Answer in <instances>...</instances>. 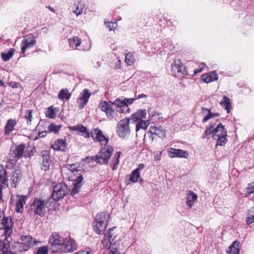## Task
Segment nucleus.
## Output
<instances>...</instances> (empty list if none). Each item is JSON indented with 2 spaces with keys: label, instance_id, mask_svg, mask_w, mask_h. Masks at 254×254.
I'll return each mask as SVG.
<instances>
[{
  "label": "nucleus",
  "instance_id": "29",
  "mask_svg": "<svg viewBox=\"0 0 254 254\" xmlns=\"http://www.w3.org/2000/svg\"><path fill=\"white\" fill-rule=\"evenodd\" d=\"M220 103L227 110V112L229 113L231 109V103L230 99L226 96H224L222 101H221Z\"/></svg>",
  "mask_w": 254,
  "mask_h": 254
},
{
  "label": "nucleus",
  "instance_id": "4",
  "mask_svg": "<svg viewBox=\"0 0 254 254\" xmlns=\"http://www.w3.org/2000/svg\"><path fill=\"white\" fill-rule=\"evenodd\" d=\"M68 166H70L73 173V175L71 176L69 178L71 179V181L73 182V185L74 186L70 192V195L74 196L79 192L81 188L83 178L81 174L78 173L80 171L79 169L73 168L75 166L74 164H70Z\"/></svg>",
  "mask_w": 254,
  "mask_h": 254
},
{
  "label": "nucleus",
  "instance_id": "9",
  "mask_svg": "<svg viewBox=\"0 0 254 254\" xmlns=\"http://www.w3.org/2000/svg\"><path fill=\"white\" fill-rule=\"evenodd\" d=\"M113 151L114 148L111 145H105L104 147H102L97 154L99 157V164L104 165L108 164Z\"/></svg>",
  "mask_w": 254,
  "mask_h": 254
},
{
  "label": "nucleus",
  "instance_id": "17",
  "mask_svg": "<svg viewBox=\"0 0 254 254\" xmlns=\"http://www.w3.org/2000/svg\"><path fill=\"white\" fill-rule=\"evenodd\" d=\"M94 134H96V136L94 137L93 132H91V136L93 138L95 141L101 142L105 140V145H107V144L109 142V138L106 137L102 133L101 130L99 129H96L94 130Z\"/></svg>",
  "mask_w": 254,
  "mask_h": 254
},
{
  "label": "nucleus",
  "instance_id": "55",
  "mask_svg": "<svg viewBox=\"0 0 254 254\" xmlns=\"http://www.w3.org/2000/svg\"><path fill=\"white\" fill-rule=\"evenodd\" d=\"M120 108V110L119 111L120 113H126L129 112V108L128 106L127 108H125L124 106H123Z\"/></svg>",
  "mask_w": 254,
  "mask_h": 254
},
{
  "label": "nucleus",
  "instance_id": "56",
  "mask_svg": "<svg viewBox=\"0 0 254 254\" xmlns=\"http://www.w3.org/2000/svg\"><path fill=\"white\" fill-rule=\"evenodd\" d=\"M145 167V165L143 164H139L137 167V168L134 169L136 171L139 172V171L143 169Z\"/></svg>",
  "mask_w": 254,
  "mask_h": 254
},
{
  "label": "nucleus",
  "instance_id": "18",
  "mask_svg": "<svg viewBox=\"0 0 254 254\" xmlns=\"http://www.w3.org/2000/svg\"><path fill=\"white\" fill-rule=\"evenodd\" d=\"M36 43V40L34 36H30L26 38L22 41L21 46V52L24 54L27 48L33 47Z\"/></svg>",
  "mask_w": 254,
  "mask_h": 254
},
{
  "label": "nucleus",
  "instance_id": "63",
  "mask_svg": "<svg viewBox=\"0 0 254 254\" xmlns=\"http://www.w3.org/2000/svg\"><path fill=\"white\" fill-rule=\"evenodd\" d=\"M11 84L13 88L16 87V82H11Z\"/></svg>",
  "mask_w": 254,
  "mask_h": 254
},
{
  "label": "nucleus",
  "instance_id": "20",
  "mask_svg": "<svg viewBox=\"0 0 254 254\" xmlns=\"http://www.w3.org/2000/svg\"><path fill=\"white\" fill-rule=\"evenodd\" d=\"M66 143L65 140L58 139L51 145V148L55 151H64L66 149Z\"/></svg>",
  "mask_w": 254,
  "mask_h": 254
},
{
  "label": "nucleus",
  "instance_id": "54",
  "mask_svg": "<svg viewBox=\"0 0 254 254\" xmlns=\"http://www.w3.org/2000/svg\"><path fill=\"white\" fill-rule=\"evenodd\" d=\"M124 101H126L127 105L133 103L134 101H135L134 98H125L124 100Z\"/></svg>",
  "mask_w": 254,
  "mask_h": 254
},
{
  "label": "nucleus",
  "instance_id": "23",
  "mask_svg": "<svg viewBox=\"0 0 254 254\" xmlns=\"http://www.w3.org/2000/svg\"><path fill=\"white\" fill-rule=\"evenodd\" d=\"M19 198L17 201V212L22 213L23 211V206L25 204L26 200L28 198L27 195H18Z\"/></svg>",
  "mask_w": 254,
  "mask_h": 254
},
{
  "label": "nucleus",
  "instance_id": "39",
  "mask_svg": "<svg viewBox=\"0 0 254 254\" xmlns=\"http://www.w3.org/2000/svg\"><path fill=\"white\" fill-rule=\"evenodd\" d=\"M112 103L114 104L115 108H116V107L121 108L123 106L127 108V105L126 101L121 100L119 99H117L114 102H112Z\"/></svg>",
  "mask_w": 254,
  "mask_h": 254
},
{
  "label": "nucleus",
  "instance_id": "52",
  "mask_svg": "<svg viewBox=\"0 0 254 254\" xmlns=\"http://www.w3.org/2000/svg\"><path fill=\"white\" fill-rule=\"evenodd\" d=\"M33 155L32 150L31 149H26L24 152V154L23 155L25 158L29 157Z\"/></svg>",
  "mask_w": 254,
  "mask_h": 254
},
{
  "label": "nucleus",
  "instance_id": "10",
  "mask_svg": "<svg viewBox=\"0 0 254 254\" xmlns=\"http://www.w3.org/2000/svg\"><path fill=\"white\" fill-rule=\"evenodd\" d=\"M117 235L116 227L110 228L107 231V232L105 234V238L102 242L103 247L107 249H110L112 244L114 245L113 242L116 238Z\"/></svg>",
  "mask_w": 254,
  "mask_h": 254
},
{
  "label": "nucleus",
  "instance_id": "22",
  "mask_svg": "<svg viewBox=\"0 0 254 254\" xmlns=\"http://www.w3.org/2000/svg\"><path fill=\"white\" fill-rule=\"evenodd\" d=\"M69 128L70 130H76L82 133V135L85 137L88 138L91 136L90 133H89L88 129L82 125H78V126L70 127Z\"/></svg>",
  "mask_w": 254,
  "mask_h": 254
},
{
  "label": "nucleus",
  "instance_id": "16",
  "mask_svg": "<svg viewBox=\"0 0 254 254\" xmlns=\"http://www.w3.org/2000/svg\"><path fill=\"white\" fill-rule=\"evenodd\" d=\"M169 155L171 158L179 157L187 158L189 156V153L187 151L181 149H175L171 148L168 151Z\"/></svg>",
  "mask_w": 254,
  "mask_h": 254
},
{
  "label": "nucleus",
  "instance_id": "62",
  "mask_svg": "<svg viewBox=\"0 0 254 254\" xmlns=\"http://www.w3.org/2000/svg\"><path fill=\"white\" fill-rule=\"evenodd\" d=\"M202 138H207V139L209 138V137L208 135H206V132L205 131L204 134L202 136Z\"/></svg>",
  "mask_w": 254,
  "mask_h": 254
},
{
  "label": "nucleus",
  "instance_id": "44",
  "mask_svg": "<svg viewBox=\"0 0 254 254\" xmlns=\"http://www.w3.org/2000/svg\"><path fill=\"white\" fill-rule=\"evenodd\" d=\"M41 157L43 161L51 160L50 159V152L48 150H43L41 152Z\"/></svg>",
  "mask_w": 254,
  "mask_h": 254
},
{
  "label": "nucleus",
  "instance_id": "31",
  "mask_svg": "<svg viewBox=\"0 0 254 254\" xmlns=\"http://www.w3.org/2000/svg\"><path fill=\"white\" fill-rule=\"evenodd\" d=\"M137 122L135 130L138 131L140 129H145L150 124L149 120L146 121L139 120Z\"/></svg>",
  "mask_w": 254,
  "mask_h": 254
},
{
  "label": "nucleus",
  "instance_id": "53",
  "mask_svg": "<svg viewBox=\"0 0 254 254\" xmlns=\"http://www.w3.org/2000/svg\"><path fill=\"white\" fill-rule=\"evenodd\" d=\"M25 118L29 120V121L31 120L32 118V111L31 110H27L26 112V114L25 115Z\"/></svg>",
  "mask_w": 254,
  "mask_h": 254
},
{
  "label": "nucleus",
  "instance_id": "8",
  "mask_svg": "<svg viewBox=\"0 0 254 254\" xmlns=\"http://www.w3.org/2000/svg\"><path fill=\"white\" fill-rule=\"evenodd\" d=\"M67 192V186L64 183H58L53 188L51 198L55 201L64 197Z\"/></svg>",
  "mask_w": 254,
  "mask_h": 254
},
{
  "label": "nucleus",
  "instance_id": "19",
  "mask_svg": "<svg viewBox=\"0 0 254 254\" xmlns=\"http://www.w3.org/2000/svg\"><path fill=\"white\" fill-rule=\"evenodd\" d=\"M218 75L215 71H212L207 73H205L201 76V81L207 83L217 80L218 79Z\"/></svg>",
  "mask_w": 254,
  "mask_h": 254
},
{
  "label": "nucleus",
  "instance_id": "24",
  "mask_svg": "<svg viewBox=\"0 0 254 254\" xmlns=\"http://www.w3.org/2000/svg\"><path fill=\"white\" fill-rule=\"evenodd\" d=\"M240 243L238 241H235L230 246L229 250L227 251V254H239L240 252L239 249Z\"/></svg>",
  "mask_w": 254,
  "mask_h": 254
},
{
  "label": "nucleus",
  "instance_id": "12",
  "mask_svg": "<svg viewBox=\"0 0 254 254\" xmlns=\"http://www.w3.org/2000/svg\"><path fill=\"white\" fill-rule=\"evenodd\" d=\"M91 93L87 89H84L77 99V104L79 109H83L87 105Z\"/></svg>",
  "mask_w": 254,
  "mask_h": 254
},
{
  "label": "nucleus",
  "instance_id": "46",
  "mask_svg": "<svg viewBox=\"0 0 254 254\" xmlns=\"http://www.w3.org/2000/svg\"><path fill=\"white\" fill-rule=\"evenodd\" d=\"M51 162V160H48V161H43L42 164L41 165V169L44 171H46L48 170H49L50 164Z\"/></svg>",
  "mask_w": 254,
  "mask_h": 254
},
{
  "label": "nucleus",
  "instance_id": "38",
  "mask_svg": "<svg viewBox=\"0 0 254 254\" xmlns=\"http://www.w3.org/2000/svg\"><path fill=\"white\" fill-rule=\"evenodd\" d=\"M25 147L26 145L24 143H22L18 146H17V160L21 158L23 156V154H24V151Z\"/></svg>",
  "mask_w": 254,
  "mask_h": 254
},
{
  "label": "nucleus",
  "instance_id": "48",
  "mask_svg": "<svg viewBox=\"0 0 254 254\" xmlns=\"http://www.w3.org/2000/svg\"><path fill=\"white\" fill-rule=\"evenodd\" d=\"M48 253V248L45 246H43L39 248L37 252V254H47Z\"/></svg>",
  "mask_w": 254,
  "mask_h": 254
},
{
  "label": "nucleus",
  "instance_id": "15",
  "mask_svg": "<svg viewBox=\"0 0 254 254\" xmlns=\"http://www.w3.org/2000/svg\"><path fill=\"white\" fill-rule=\"evenodd\" d=\"M148 134H151L152 140L154 139L152 135H156L160 138H164L166 136V131L162 127L159 126V127L156 126H150V130L148 132Z\"/></svg>",
  "mask_w": 254,
  "mask_h": 254
},
{
  "label": "nucleus",
  "instance_id": "50",
  "mask_svg": "<svg viewBox=\"0 0 254 254\" xmlns=\"http://www.w3.org/2000/svg\"><path fill=\"white\" fill-rule=\"evenodd\" d=\"M147 97V95H146L145 94H138L137 92H135L134 97L135 100H136L137 99H139L140 98H146Z\"/></svg>",
  "mask_w": 254,
  "mask_h": 254
},
{
  "label": "nucleus",
  "instance_id": "26",
  "mask_svg": "<svg viewBox=\"0 0 254 254\" xmlns=\"http://www.w3.org/2000/svg\"><path fill=\"white\" fill-rule=\"evenodd\" d=\"M197 194L192 191H189L187 197V204L191 208L194 201L197 199Z\"/></svg>",
  "mask_w": 254,
  "mask_h": 254
},
{
  "label": "nucleus",
  "instance_id": "57",
  "mask_svg": "<svg viewBox=\"0 0 254 254\" xmlns=\"http://www.w3.org/2000/svg\"><path fill=\"white\" fill-rule=\"evenodd\" d=\"M203 68H204V66H203L202 67H200L199 69H194V72H193V75H196L197 73L201 72L203 70Z\"/></svg>",
  "mask_w": 254,
  "mask_h": 254
},
{
  "label": "nucleus",
  "instance_id": "5",
  "mask_svg": "<svg viewBox=\"0 0 254 254\" xmlns=\"http://www.w3.org/2000/svg\"><path fill=\"white\" fill-rule=\"evenodd\" d=\"M45 210V202L44 200L35 197L30 206L28 212H33L35 214L42 216L44 215Z\"/></svg>",
  "mask_w": 254,
  "mask_h": 254
},
{
  "label": "nucleus",
  "instance_id": "51",
  "mask_svg": "<svg viewBox=\"0 0 254 254\" xmlns=\"http://www.w3.org/2000/svg\"><path fill=\"white\" fill-rule=\"evenodd\" d=\"M47 132L46 131H39L38 132V136H37L35 138H34V140H37L39 138L45 137L47 135Z\"/></svg>",
  "mask_w": 254,
  "mask_h": 254
},
{
  "label": "nucleus",
  "instance_id": "43",
  "mask_svg": "<svg viewBox=\"0 0 254 254\" xmlns=\"http://www.w3.org/2000/svg\"><path fill=\"white\" fill-rule=\"evenodd\" d=\"M85 161L90 163L91 161H95L97 163L99 164V157L97 155L96 156H87L85 158Z\"/></svg>",
  "mask_w": 254,
  "mask_h": 254
},
{
  "label": "nucleus",
  "instance_id": "36",
  "mask_svg": "<svg viewBox=\"0 0 254 254\" xmlns=\"http://www.w3.org/2000/svg\"><path fill=\"white\" fill-rule=\"evenodd\" d=\"M14 49H10L7 53H1V57L4 61H7L12 57L14 52Z\"/></svg>",
  "mask_w": 254,
  "mask_h": 254
},
{
  "label": "nucleus",
  "instance_id": "49",
  "mask_svg": "<svg viewBox=\"0 0 254 254\" xmlns=\"http://www.w3.org/2000/svg\"><path fill=\"white\" fill-rule=\"evenodd\" d=\"M117 26V24L116 22H107L106 26L109 28V30H114Z\"/></svg>",
  "mask_w": 254,
  "mask_h": 254
},
{
  "label": "nucleus",
  "instance_id": "13",
  "mask_svg": "<svg viewBox=\"0 0 254 254\" xmlns=\"http://www.w3.org/2000/svg\"><path fill=\"white\" fill-rule=\"evenodd\" d=\"M227 136V130L224 126V128L222 130H220L219 133L213 134L212 137L214 139L217 140L216 146L217 145L223 146L227 142V139L226 136Z\"/></svg>",
  "mask_w": 254,
  "mask_h": 254
},
{
  "label": "nucleus",
  "instance_id": "7",
  "mask_svg": "<svg viewBox=\"0 0 254 254\" xmlns=\"http://www.w3.org/2000/svg\"><path fill=\"white\" fill-rule=\"evenodd\" d=\"M129 119H124L120 121L117 127V133L121 137L125 138L129 135L130 132L129 127Z\"/></svg>",
  "mask_w": 254,
  "mask_h": 254
},
{
  "label": "nucleus",
  "instance_id": "21",
  "mask_svg": "<svg viewBox=\"0 0 254 254\" xmlns=\"http://www.w3.org/2000/svg\"><path fill=\"white\" fill-rule=\"evenodd\" d=\"M146 115V112L145 110H138L128 118L129 121L132 120L134 122H136L139 120H142V118H145Z\"/></svg>",
  "mask_w": 254,
  "mask_h": 254
},
{
  "label": "nucleus",
  "instance_id": "28",
  "mask_svg": "<svg viewBox=\"0 0 254 254\" xmlns=\"http://www.w3.org/2000/svg\"><path fill=\"white\" fill-rule=\"evenodd\" d=\"M201 110H202V113H204V111H207L208 112L207 115H206L205 117H204V118L202 119L203 123L206 122L209 119H210L212 118L218 117L220 116V114L218 113H211L210 109L205 108V107H201Z\"/></svg>",
  "mask_w": 254,
  "mask_h": 254
},
{
  "label": "nucleus",
  "instance_id": "1",
  "mask_svg": "<svg viewBox=\"0 0 254 254\" xmlns=\"http://www.w3.org/2000/svg\"><path fill=\"white\" fill-rule=\"evenodd\" d=\"M49 250L52 253H65L74 251L77 249L75 241L71 239L62 240L57 233L52 234L49 239Z\"/></svg>",
  "mask_w": 254,
  "mask_h": 254
},
{
  "label": "nucleus",
  "instance_id": "33",
  "mask_svg": "<svg viewBox=\"0 0 254 254\" xmlns=\"http://www.w3.org/2000/svg\"><path fill=\"white\" fill-rule=\"evenodd\" d=\"M121 155V152H117L115 153L114 157H113L112 161V169L113 170H116L118 169V166L119 164V159Z\"/></svg>",
  "mask_w": 254,
  "mask_h": 254
},
{
  "label": "nucleus",
  "instance_id": "37",
  "mask_svg": "<svg viewBox=\"0 0 254 254\" xmlns=\"http://www.w3.org/2000/svg\"><path fill=\"white\" fill-rule=\"evenodd\" d=\"M6 174V172L3 166L0 164V182L4 184L7 181Z\"/></svg>",
  "mask_w": 254,
  "mask_h": 254
},
{
  "label": "nucleus",
  "instance_id": "60",
  "mask_svg": "<svg viewBox=\"0 0 254 254\" xmlns=\"http://www.w3.org/2000/svg\"><path fill=\"white\" fill-rule=\"evenodd\" d=\"M161 114L160 113H159L158 112H154V113L152 112L151 113V116H159Z\"/></svg>",
  "mask_w": 254,
  "mask_h": 254
},
{
  "label": "nucleus",
  "instance_id": "6",
  "mask_svg": "<svg viewBox=\"0 0 254 254\" xmlns=\"http://www.w3.org/2000/svg\"><path fill=\"white\" fill-rule=\"evenodd\" d=\"M21 240L22 242H17V251L20 253L28 251L36 244V241L29 235H22Z\"/></svg>",
  "mask_w": 254,
  "mask_h": 254
},
{
  "label": "nucleus",
  "instance_id": "64",
  "mask_svg": "<svg viewBox=\"0 0 254 254\" xmlns=\"http://www.w3.org/2000/svg\"><path fill=\"white\" fill-rule=\"evenodd\" d=\"M49 9L51 11H53V12H55V9H54L53 7H51L50 6H49L48 7Z\"/></svg>",
  "mask_w": 254,
  "mask_h": 254
},
{
  "label": "nucleus",
  "instance_id": "42",
  "mask_svg": "<svg viewBox=\"0 0 254 254\" xmlns=\"http://www.w3.org/2000/svg\"><path fill=\"white\" fill-rule=\"evenodd\" d=\"M61 127V125L57 126L54 124H51L48 127V130L49 132H54L57 133L59 131Z\"/></svg>",
  "mask_w": 254,
  "mask_h": 254
},
{
  "label": "nucleus",
  "instance_id": "35",
  "mask_svg": "<svg viewBox=\"0 0 254 254\" xmlns=\"http://www.w3.org/2000/svg\"><path fill=\"white\" fill-rule=\"evenodd\" d=\"M180 64H181V61L180 60H175L174 62L171 64L172 67V72L173 74H175V76H176L177 73L179 71L180 68Z\"/></svg>",
  "mask_w": 254,
  "mask_h": 254
},
{
  "label": "nucleus",
  "instance_id": "59",
  "mask_svg": "<svg viewBox=\"0 0 254 254\" xmlns=\"http://www.w3.org/2000/svg\"><path fill=\"white\" fill-rule=\"evenodd\" d=\"M109 254H120V253L117 251V249H115V250L111 251Z\"/></svg>",
  "mask_w": 254,
  "mask_h": 254
},
{
  "label": "nucleus",
  "instance_id": "45",
  "mask_svg": "<svg viewBox=\"0 0 254 254\" xmlns=\"http://www.w3.org/2000/svg\"><path fill=\"white\" fill-rule=\"evenodd\" d=\"M246 222L248 225L251 224L254 222V214H252V213L249 211L246 217Z\"/></svg>",
  "mask_w": 254,
  "mask_h": 254
},
{
  "label": "nucleus",
  "instance_id": "14",
  "mask_svg": "<svg viewBox=\"0 0 254 254\" xmlns=\"http://www.w3.org/2000/svg\"><path fill=\"white\" fill-rule=\"evenodd\" d=\"M9 155L6 167L9 169H14L16 165V145L14 144L11 146Z\"/></svg>",
  "mask_w": 254,
  "mask_h": 254
},
{
  "label": "nucleus",
  "instance_id": "47",
  "mask_svg": "<svg viewBox=\"0 0 254 254\" xmlns=\"http://www.w3.org/2000/svg\"><path fill=\"white\" fill-rule=\"evenodd\" d=\"M179 66L180 68L179 69L180 70L178 71V73H180L183 76L188 75V71L187 70L186 67L183 66L182 63L181 64H180Z\"/></svg>",
  "mask_w": 254,
  "mask_h": 254
},
{
  "label": "nucleus",
  "instance_id": "61",
  "mask_svg": "<svg viewBox=\"0 0 254 254\" xmlns=\"http://www.w3.org/2000/svg\"><path fill=\"white\" fill-rule=\"evenodd\" d=\"M248 211L251 212L252 214H254V205Z\"/></svg>",
  "mask_w": 254,
  "mask_h": 254
},
{
  "label": "nucleus",
  "instance_id": "11",
  "mask_svg": "<svg viewBox=\"0 0 254 254\" xmlns=\"http://www.w3.org/2000/svg\"><path fill=\"white\" fill-rule=\"evenodd\" d=\"M101 110L106 113L108 118H113L115 115L116 108L114 107L112 102L102 101L99 104Z\"/></svg>",
  "mask_w": 254,
  "mask_h": 254
},
{
  "label": "nucleus",
  "instance_id": "27",
  "mask_svg": "<svg viewBox=\"0 0 254 254\" xmlns=\"http://www.w3.org/2000/svg\"><path fill=\"white\" fill-rule=\"evenodd\" d=\"M224 128V126L222 124H219L217 125V127L216 128H214L213 129H211V127L207 128L205 130L206 132V135H212V136L214 134H216L217 133H219L220 131V130H222Z\"/></svg>",
  "mask_w": 254,
  "mask_h": 254
},
{
  "label": "nucleus",
  "instance_id": "32",
  "mask_svg": "<svg viewBox=\"0 0 254 254\" xmlns=\"http://www.w3.org/2000/svg\"><path fill=\"white\" fill-rule=\"evenodd\" d=\"M69 46L72 49H76L81 44V40L77 37H73L68 39Z\"/></svg>",
  "mask_w": 254,
  "mask_h": 254
},
{
  "label": "nucleus",
  "instance_id": "3",
  "mask_svg": "<svg viewBox=\"0 0 254 254\" xmlns=\"http://www.w3.org/2000/svg\"><path fill=\"white\" fill-rule=\"evenodd\" d=\"M109 219L110 216L106 211L98 214L92 224L94 231L98 234L103 233L107 226Z\"/></svg>",
  "mask_w": 254,
  "mask_h": 254
},
{
  "label": "nucleus",
  "instance_id": "58",
  "mask_svg": "<svg viewBox=\"0 0 254 254\" xmlns=\"http://www.w3.org/2000/svg\"><path fill=\"white\" fill-rule=\"evenodd\" d=\"M74 12L77 15H78L82 12V9H79V7H77L76 9L74 10Z\"/></svg>",
  "mask_w": 254,
  "mask_h": 254
},
{
  "label": "nucleus",
  "instance_id": "2",
  "mask_svg": "<svg viewBox=\"0 0 254 254\" xmlns=\"http://www.w3.org/2000/svg\"><path fill=\"white\" fill-rule=\"evenodd\" d=\"M12 219L5 218L4 212L0 210V231L3 230L0 243L2 241L3 248L5 249L6 251L9 246V241L8 239L12 232Z\"/></svg>",
  "mask_w": 254,
  "mask_h": 254
},
{
  "label": "nucleus",
  "instance_id": "41",
  "mask_svg": "<svg viewBox=\"0 0 254 254\" xmlns=\"http://www.w3.org/2000/svg\"><path fill=\"white\" fill-rule=\"evenodd\" d=\"M126 62L128 65H131L135 62V59L131 53H129L126 55Z\"/></svg>",
  "mask_w": 254,
  "mask_h": 254
},
{
  "label": "nucleus",
  "instance_id": "30",
  "mask_svg": "<svg viewBox=\"0 0 254 254\" xmlns=\"http://www.w3.org/2000/svg\"><path fill=\"white\" fill-rule=\"evenodd\" d=\"M16 124V121L15 120H8L7 122L6 125L5 127L4 134L8 135L10 132L13 129L14 126Z\"/></svg>",
  "mask_w": 254,
  "mask_h": 254
},
{
  "label": "nucleus",
  "instance_id": "34",
  "mask_svg": "<svg viewBox=\"0 0 254 254\" xmlns=\"http://www.w3.org/2000/svg\"><path fill=\"white\" fill-rule=\"evenodd\" d=\"M140 179V181L142 179L140 178V173L135 170H133L129 176V181L132 183H136Z\"/></svg>",
  "mask_w": 254,
  "mask_h": 254
},
{
  "label": "nucleus",
  "instance_id": "25",
  "mask_svg": "<svg viewBox=\"0 0 254 254\" xmlns=\"http://www.w3.org/2000/svg\"><path fill=\"white\" fill-rule=\"evenodd\" d=\"M71 97V93L67 88L62 89L58 94V98L62 101L68 100Z\"/></svg>",
  "mask_w": 254,
  "mask_h": 254
},
{
  "label": "nucleus",
  "instance_id": "40",
  "mask_svg": "<svg viewBox=\"0 0 254 254\" xmlns=\"http://www.w3.org/2000/svg\"><path fill=\"white\" fill-rule=\"evenodd\" d=\"M46 117L51 119H54L56 117V112L53 106H51L47 109L45 112Z\"/></svg>",
  "mask_w": 254,
  "mask_h": 254
}]
</instances>
